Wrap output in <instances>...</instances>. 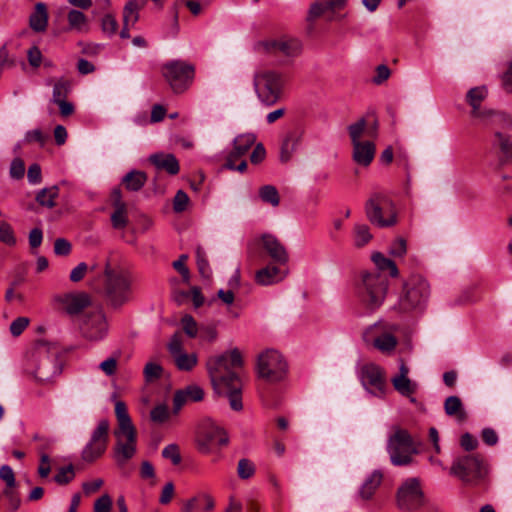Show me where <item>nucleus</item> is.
<instances>
[{
  "label": "nucleus",
  "mask_w": 512,
  "mask_h": 512,
  "mask_svg": "<svg viewBox=\"0 0 512 512\" xmlns=\"http://www.w3.org/2000/svg\"><path fill=\"white\" fill-rule=\"evenodd\" d=\"M115 416L118 427L114 431L116 437L114 458L117 464L122 466L136 453L137 432L123 401L115 403Z\"/></svg>",
  "instance_id": "3"
},
{
  "label": "nucleus",
  "mask_w": 512,
  "mask_h": 512,
  "mask_svg": "<svg viewBox=\"0 0 512 512\" xmlns=\"http://www.w3.org/2000/svg\"><path fill=\"white\" fill-rule=\"evenodd\" d=\"M101 30L108 38H112L118 32V21L111 13H106L100 20Z\"/></svg>",
  "instance_id": "44"
},
{
  "label": "nucleus",
  "mask_w": 512,
  "mask_h": 512,
  "mask_svg": "<svg viewBox=\"0 0 512 512\" xmlns=\"http://www.w3.org/2000/svg\"><path fill=\"white\" fill-rule=\"evenodd\" d=\"M502 87L507 93H512V60L508 63L507 70L501 75Z\"/></svg>",
  "instance_id": "64"
},
{
  "label": "nucleus",
  "mask_w": 512,
  "mask_h": 512,
  "mask_svg": "<svg viewBox=\"0 0 512 512\" xmlns=\"http://www.w3.org/2000/svg\"><path fill=\"white\" fill-rule=\"evenodd\" d=\"M263 46L268 53L275 56L296 57L301 52V43L297 39L269 40Z\"/></svg>",
  "instance_id": "21"
},
{
  "label": "nucleus",
  "mask_w": 512,
  "mask_h": 512,
  "mask_svg": "<svg viewBox=\"0 0 512 512\" xmlns=\"http://www.w3.org/2000/svg\"><path fill=\"white\" fill-rule=\"evenodd\" d=\"M10 177L16 180L22 179L25 174V164L22 159L15 158L13 159L10 170H9Z\"/></svg>",
  "instance_id": "58"
},
{
  "label": "nucleus",
  "mask_w": 512,
  "mask_h": 512,
  "mask_svg": "<svg viewBox=\"0 0 512 512\" xmlns=\"http://www.w3.org/2000/svg\"><path fill=\"white\" fill-rule=\"evenodd\" d=\"M389 281L380 272H363L356 285V294L361 304L369 311L379 309L387 295Z\"/></svg>",
  "instance_id": "4"
},
{
  "label": "nucleus",
  "mask_w": 512,
  "mask_h": 512,
  "mask_svg": "<svg viewBox=\"0 0 512 512\" xmlns=\"http://www.w3.org/2000/svg\"><path fill=\"white\" fill-rule=\"evenodd\" d=\"M363 387L376 397H383L386 392V379L383 369L374 364H364L359 373Z\"/></svg>",
  "instance_id": "16"
},
{
  "label": "nucleus",
  "mask_w": 512,
  "mask_h": 512,
  "mask_svg": "<svg viewBox=\"0 0 512 512\" xmlns=\"http://www.w3.org/2000/svg\"><path fill=\"white\" fill-rule=\"evenodd\" d=\"M302 141V132L299 130H293L287 133L282 141L280 148V161L282 163L288 162L294 152L298 149Z\"/></svg>",
  "instance_id": "27"
},
{
  "label": "nucleus",
  "mask_w": 512,
  "mask_h": 512,
  "mask_svg": "<svg viewBox=\"0 0 512 512\" xmlns=\"http://www.w3.org/2000/svg\"><path fill=\"white\" fill-rule=\"evenodd\" d=\"M67 20L70 30L76 31L78 33L88 32V19L83 12L72 9L68 12Z\"/></svg>",
  "instance_id": "36"
},
{
  "label": "nucleus",
  "mask_w": 512,
  "mask_h": 512,
  "mask_svg": "<svg viewBox=\"0 0 512 512\" xmlns=\"http://www.w3.org/2000/svg\"><path fill=\"white\" fill-rule=\"evenodd\" d=\"M111 224L116 230H123L128 225V209L127 206L114 208L111 214Z\"/></svg>",
  "instance_id": "42"
},
{
  "label": "nucleus",
  "mask_w": 512,
  "mask_h": 512,
  "mask_svg": "<svg viewBox=\"0 0 512 512\" xmlns=\"http://www.w3.org/2000/svg\"><path fill=\"white\" fill-rule=\"evenodd\" d=\"M133 274L120 265L113 266L109 260L105 263L103 296L107 305L119 309L133 298Z\"/></svg>",
  "instance_id": "2"
},
{
  "label": "nucleus",
  "mask_w": 512,
  "mask_h": 512,
  "mask_svg": "<svg viewBox=\"0 0 512 512\" xmlns=\"http://www.w3.org/2000/svg\"><path fill=\"white\" fill-rule=\"evenodd\" d=\"M398 328L397 324L380 320L365 330L364 338L366 341H371L379 351L389 353L398 344L397 338L394 336Z\"/></svg>",
  "instance_id": "12"
},
{
  "label": "nucleus",
  "mask_w": 512,
  "mask_h": 512,
  "mask_svg": "<svg viewBox=\"0 0 512 512\" xmlns=\"http://www.w3.org/2000/svg\"><path fill=\"white\" fill-rule=\"evenodd\" d=\"M345 3L346 0H317L310 7L308 20L312 21L320 17L326 10L341 8Z\"/></svg>",
  "instance_id": "34"
},
{
  "label": "nucleus",
  "mask_w": 512,
  "mask_h": 512,
  "mask_svg": "<svg viewBox=\"0 0 512 512\" xmlns=\"http://www.w3.org/2000/svg\"><path fill=\"white\" fill-rule=\"evenodd\" d=\"M2 495L7 500L9 508L12 511H16L20 507L21 499L16 486H5Z\"/></svg>",
  "instance_id": "48"
},
{
  "label": "nucleus",
  "mask_w": 512,
  "mask_h": 512,
  "mask_svg": "<svg viewBox=\"0 0 512 512\" xmlns=\"http://www.w3.org/2000/svg\"><path fill=\"white\" fill-rule=\"evenodd\" d=\"M147 175L143 171L132 170L122 179V184L129 191H139L146 183Z\"/></svg>",
  "instance_id": "37"
},
{
  "label": "nucleus",
  "mask_w": 512,
  "mask_h": 512,
  "mask_svg": "<svg viewBox=\"0 0 512 512\" xmlns=\"http://www.w3.org/2000/svg\"><path fill=\"white\" fill-rule=\"evenodd\" d=\"M204 397L203 389L198 385H188L184 389L178 390L174 394V411L178 412L188 401L198 402Z\"/></svg>",
  "instance_id": "26"
},
{
  "label": "nucleus",
  "mask_w": 512,
  "mask_h": 512,
  "mask_svg": "<svg viewBox=\"0 0 512 512\" xmlns=\"http://www.w3.org/2000/svg\"><path fill=\"white\" fill-rule=\"evenodd\" d=\"M112 509V499L108 494L99 497L94 503V512H109Z\"/></svg>",
  "instance_id": "62"
},
{
  "label": "nucleus",
  "mask_w": 512,
  "mask_h": 512,
  "mask_svg": "<svg viewBox=\"0 0 512 512\" xmlns=\"http://www.w3.org/2000/svg\"><path fill=\"white\" fill-rule=\"evenodd\" d=\"M173 359L177 368L183 371H190L197 364V356L194 353L183 352Z\"/></svg>",
  "instance_id": "46"
},
{
  "label": "nucleus",
  "mask_w": 512,
  "mask_h": 512,
  "mask_svg": "<svg viewBox=\"0 0 512 512\" xmlns=\"http://www.w3.org/2000/svg\"><path fill=\"white\" fill-rule=\"evenodd\" d=\"M188 260V255L182 254L179 258L173 262V268L182 276V280L184 283H189L190 281V271L186 266V261Z\"/></svg>",
  "instance_id": "53"
},
{
  "label": "nucleus",
  "mask_w": 512,
  "mask_h": 512,
  "mask_svg": "<svg viewBox=\"0 0 512 512\" xmlns=\"http://www.w3.org/2000/svg\"><path fill=\"white\" fill-rule=\"evenodd\" d=\"M257 372L269 383L282 382L287 377L288 364L277 350L269 349L258 356Z\"/></svg>",
  "instance_id": "9"
},
{
  "label": "nucleus",
  "mask_w": 512,
  "mask_h": 512,
  "mask_svg": "<svg viewBox=\"0 0 512 512\" xmlns=\"http://www.w3.org/2000/svg\"><path fill=\"white\" fill-rule=\"evenodd\" d=\"M229 442L226 431L213 419H204L197 432V448L203 454H209L213 446H226Z\"/></svg>",
  "instance_id": "11"
},
{
  "label": "nucleus",
  "mask_w": 512,
  "mask_h": 512,
  "mask_svg": "<svg viewBox=\"0 0 512 512\" xmlns=\"http://www.w3.org/2000/svg\"><path fill=\"white\" fill-rule=\"evenodd\" d=\"M444 411L447 416L454 417L459 423H462L467 419V413L458 396H449L445 399Z\"/></svg>",
  "instance_id": "32"
},
{
  "label": "nucleus",
  "mask_w": 512,
  "mask_h": 512,
  "mask_svg": "<svg viewBox=\"0 0 512 512\" xmlns=\"http://www.w3.org/2000/svg\"><path fill=\"white\" fill-rule=\"evenodd\" d=\"M0 242L12 247L16 244V237L12 226L6 222H0Z\"/></svg>",
  "instance_id": "50"
},
{
  "label": "nucleus",
  "mask_w": 512,
  "mask_h": 512,
  "mask_svg": "<svg viewBox=\"0 0 512 512\" xmlns=\"http://www.w3.org/2000/svg\"><path fill=\"white\" fill-rule=\"evenodd\" d=\"M0 479L5 482V486H16L15 474L9 465L0 467Z\"/></svg>",
  "instance_id": "63"
},
{
  "label": "nucleus",
  "mask_w": 512,
  "mask_h": 512,
  "mask_svg": "<svg viewBox=\"0 0 512 512\" xmlns=\"http://www.w3.org/2000/svg\"><path fill=\"white\" fill-rule=\"evenodd\" d=\"M35 356L38 359L33 375L40 383L50 382L61 373V367L54 355H49L47 344L39 342L35 347Z\"/></svg>",
  "instance_id": "15"
},
{
  "label": "nucleus",
  "mask_w": 512,
  "mask_h": 512,
  "mask_svg": "<svg viewBox=\"0 0 512 512\" xmlns=\"http://www.w3.org/2000/svg\"><path fill=\"white\" fill-rule=\"evenodd\" d=\"M54 301L69 315H77L90 304L87 293H65L56 295Z\"/></svg>",
  "instance_id": "20"
},
{
  "label": "nucleus",
  "mask_w": 512,
  "mask_h": 512,
  "mask_svg": "<svg viewBox=\"0 0 512 512\" xmlns=\"http://www.w3.org/2000/svg\"><path fill=\"white\" fill-rule=\"evenodd\" d=\"M430 285L419 274H413L403 283L395 308L400 312L422 310L430 297Z\"/></svg>",
  "instance_id": "6"
},
{
  "label": "nucleus",
  "mask_w": 512,
  "mask_h": 512,
  "mask_svg": "<svg viewBox=\"0 0 512 512\" xmlns=\"http://www.w3.org/2000/svg\"><path fill=\"white\" fill-rule=\"evenodd\" d=\"M149 161L159 170H164L170 175L178 174L179 162L173 154L155 153L149 157Z\"/></svg>",
  "instance_id": "28"
},
{
  "label": "nucleus",
  "mask_w": 512,
  "mask_h": 512,
  "mask_svg": "<svg viewBox=\"0 0 512 512\" xmlns=\"http://www.w3.org/2000/svg\"><path fill=\"white\" fill-rule=\"evenodd\" d=\"M71 90V83L67 79L60 78L58 79L54 86H53V92H52V99L51 101L53 103H56L61 100H65Z\"/></svg>",
  "instance_id": "41"
},
{
  "label": "nucleus",
  "mask_w": 512,
  "mask_h": 512,
  "mask_svg": "<svg viewBox=\"0 0 512 512\" xmlns=\"http://www.w3.org/2000/svg\"><path fill=\"white\" fill-rule=\"evenodd\" d=\"M397 503L400 509L412 511L424 503V495L417 479L406 480L398 489Z\"/></svg>",
  "instance_id": "17"
},
{
  "label": "nucleus",
  "mask_w": 512,
  "mask_h": 512,
  "mask_svg": "<svg viewBox=\"0 0 512 512\" xmlns=\"http://www.w3.org/2000/svg\"><path fill=\"white\" fill-rule=\"evenodd\" d=\"M394 389L403 397H410L418 390V384L410 378H392Z\"/></svg>",
  "instance_id": "40"
},
{
  "label": "nucleus",
  "mask_w": 512,
  "mask_h": 512,
  "mask_svg": "<svg viewBox=\"0 0 512 512\" xmlns=\"http://www.w3.org/2000/svg\"><path fill=\"white\" fill-rule=\"evenodd\" d=\"M189 203V197L183 190H178L173 200V209L180 213L186 210Z\"/></svg>",
  "instance_id": "57"
},
{
  "label": "nucleus",
  "mask_w": 512,
  "mask_h": 512,
  "mask_svg": "<svg viewBox=\"0 0 512 512\" xmlns=\"http://www.w3.org/2000/svg\"><path fill=\"white\" fill-rule=\"evenodd\" d=\"M261 250L271 263L278 266H285L289 261L287 249L274 235L264 234L261 237Z\"/></svg>",
  "instance_id": "19"
},
{
  "label": "nucleus",
  "mask_w": 512,
  "mask_h": 512,
  "mask_svg": "<svg viewBox=\"0 0 512 512\" xmlns=\"http://www.w3.org/2000/svg\"><path fill=\"white\" fill-rule=\"evenodd\" d=\"M181 325L185 334L190 338H195L198 333V325L195 319L186 314L181 318Z\"/></svg>",
  "instance_id": "54"
},
{
  "label": "nucleus",
  "mask_w": 512,
  "mask_h": 512,
  "mask_svg": "<svg viewBox=\"0 0 512 512\" xmlns=\"http://www.w3.org/2000/svg\"><path fill=\"white\" fill-rule=\"evenodd\" d=\"M58 196L59 187L57 185H53L39 190L36 194L35 200L40 206L51 209L56 206L55 200Z\"/></svg>",
  "instance_id": "35"
},
{
  "label": "nucleus",
  "mask_w": 512,
  "mask_h": 512,
  "mask_svg": "<svg viewBox=\"0 0 512 512\" xmlns=\"http://www.w3.org/2000/svg\"><path fill=\"white\" fill-rule=\"evenodd\" d=\"M488 90L486 86H479L471 88L467 95L466 100L469 105L472 107V116L473 117H482L483 112L480 111L481 102L487 97Z\"/></svg>",
  "instance_id": "33"
},
{
  "label": "nucleus",
  "mask_w": 512,
  "mask_h": 512,
  "mask_svg": "<svg viewBox=\"0 0 512 512\" xmlns=\"http://www.w3.org/2000/svg\"><path fill=\"white\" fill-rule=\"evenodd\" d=\"M259 196L262 201L271 204L276 207L279 205L280 197L277 189L272 185H265L261 187L259 191Z\"/></svg>",
  "instance_id": "47"
},
{
  "label": "nucleus",
  "mask_w": 512,
  "mask_h": 512,
  "mask_svg": "<svg viewBox=\"0 0 512 512\" xmlns=\"http://www.w3.org/2000/svg\"><path fill=\"white\" fill-rule=\"evenodd\" d=\"M286 82L285 74L272 69L256 71L253 79L256 95L266 106L275 105L282 98Z\"/></svg>",
  "instance_id": "5"
},
{
  "label": "nucleus",
  "mask_w": 512,
  "mask_h": 512,
  "mask_svg": "<svg viewBox=\"0 0 512 512\" xmlns=\"http://www.w3.org/2000/svg\"><path fill=\"white\" fill-rule=\"evenodd\" d=\"M242 365V356L237 348L210 357L206 364L215 392L226 396L234 411H240L243 408L242 384L238 373Z\"/></svg>",
  "instance_id": "1"
},
{
  "label": "nucleus",
  "mask_w": 512,
  "mask_h": 512,
  "mask_svg": "<svg viewBox=\"0 0 512 512\" xmlns=\"http://www.w3.org/2000/svg\"><path fill=\"white\" fill-rule=\"evenodd\" d=\"M29 325V319L26 317H18L10 324V332L13 336L17 337L23 333V331Z\"/></svg>",
  "instance_id": "61"
},
{
  "label": "nucleus",
  "mask_w": 512,
  "mask_h": 512,
  "mask_svg": "<svg viewBox=\"0 0 512 512\" xmlns=\"http://www.w3.org/2000/svg\"><path fill=\"white\" fill-rule=\"evenodd\" d=\"M450 473L466 484L477 485L486 479L489 467L481 455L471 454L456 458Z\"/></svg>",
  "instance_id": "8"
},
{
  "label": "nucleus",
  "mask_w": 512,
  "mask_h": 512,
  "mask_svg": "<svg viewBox=\"0 0 512 512\" xmlns=\"http://www.w3.org/2000/svg\"><path fill=\"white\" fill-rule=\"evenodd\" d=\"M390 254L393 257H403L407 252V243L403 238H397L391 243Z\"/></svg>",
  "instance_id": "60"
},
{
  "label": "nucleus",
  "mask_w": 512,
  "mask_h": 512,
  "mask_svg": "<svg viewBox=\"0 0 512 512\" xmlns=\"http://www.w3.org/2000/svg\"><path fill=\"white\" fill-rule=\"evenodd\" d=\"M29 26L34 32H44L48 26V12L44 3L35 5L34 12L29 17Z\"/></svg>",
  "instance_id": "31"
},
{
  "label": "nucleus",
  "mask_w": 512,
  "mask_h": 512,
  "mask_svg": "<svg viewBox=\"0 0 512 512\" xmlns=\"http://www.w3.org/2000/svg\"><path fill=\"white\" fill-rule=\"evenodd\" d=\"M492 147L496 150L500 160L504 163H512V135L495 132L493 134Z\"/></svg>",
  "instance_id": "25"
},
{
  "label": "nucleus",
  "mask_w": 512,
  "mask_h": 512,
  "mask_svg": "<svg viewBox=\"0 0 512 512\" xmlns=\"http://www.w3.org/2000/svg\"><path fill=\"white\" fill-rule=\"evenodd\" d=\"M151 420L156 423H163L169 417V411L166 405L160 404L154 407L150 413Z\"/></svg>",
  "instance_id": "59"
},
{
  "label": "nucleus",
  "mask_w": 512,
  "mask_h": 512,
  "mask_svg": "<svg viewBox=\"0 0 512 512\" xmlns=\"http://www.w3.org/2000/svg\"><path fill=\"white\" fill-rule=\"evenodd\" d=\"M352 159L360 166L367 167L374 159L376 146L372 141L352 143Z\"/></svg>",
  "instance_id": "23"
},
{
  "label": "nucleus",
  "mask_w": 512,
  "mask_h": 512,
  "mask_svg": "<svg viewBox=\"0 0 512 512\" xmlns=\"http://www.w3.org/2000/svg\"><path fill=\"white\" fill-rule=\"evenodd\" d=\"M145 381L151 383L161 378L163 374V368L160 364L155 362H148L143 369Z\"/></svg>",
  "instance_id": "49"
},
{
  "label": "nucleus",
  "mask_w": 512,
  "mask_h": 512,
  "mask_svg": "<svg viewBox=\"0 0 512 512\" xmlns=\"http://www.w3.org/2000/svg\"><path fill=\"white\" fill-rule=\"evenodd\" d=\"M143 4L138 0H129L123 8V23L126 26H134L139 20V11Z\"/></svg>",
  "instance_id": "38"
},
{
  "label": "nucleus",
  "mask_w": 512,
  "mask_h": 512,
  "mask_svg": "<svg viewBox=\"0 0 512 512\" xmlns=\"http://www.w3.org/2000/svg\"><path fill=\"white\" fill-rule=\"evenodd\" d=\"M372 261L374 262L375 266L379 270L378 272H384L388 271L389 275L391 277H397L398 276V268L394 261L391 259L385 257L382 253L376 252L372 255Z\"/></svg>",
  "instance_id": "39"
},
{
  "label": "nucleus",
  "mask_w": 512,
  "mask_h": 512,
  "mask_svg": "<svg viewBox=\"0 0 512 512\" xmlns=\"http://www.w3.org/2000/svg\"><path fill=\"white\" fill-rule=\"evenodd\" d=\"M75 477L74 466L69 464L58 469L54 476V481L59 485L70 483Z\"/></svg>",
  "instance_id": "51"
},
{
  "label": "nucleus",
  "mask_w": 512,
  "mask_h": 512,
  "mask_svg": "<svg viewBox=\"0 0 512 512\" xmlns=\"http://www.w3.org/2000/svg\"><path fill=\"white\" fill-rule=\"evenodd\" d=\"M383 480V474L379 470H374L364 480L363 484L359 489V497L362 500H370L375 494L376 490L380 486Z\"/></svg>",
  "instance_id": "30"
},
{
  "label": "nucleus",
  "mask_w": 512,
  "mask_h": 512,
  "mask_svg": "<svg viewBox=\"0 0 512 512\" xmlns=\"http://www.w3.org/2000/svg\"><path fill=\"white\" fill-rule=\"evenodd\" d=\"M162 456L171 460L173 465H178L181 462V455L179 447L176 444H169L162 450Z\"/></svg>",
  "instance_id": "55"
},
{
  "label": "nucleus",
  "mask_w": 512,
  "mask_h": 512,
  "mask_svg": "<svg viewBox=\"0 0 512 512\" xmlns=\"http://www.w3.org/2000/svg\"><path fill=\"white\" fill-rule=\"evenodd\" d=\"M196 263L200 275L205 279L210 278L212 270L210 268L206 252L201 246H197L196 248Z\"/></svg>",
  "instance_id": "45"
},
{
  "label": "nucleus",
  "mask_w": 512,
  "mask_h": 512,
  "mask_svg": "<svg viewBox=\"0 0 512 512\" xmlns=\"http://www.w3.org/2000/svg\"><path fill=\"white\" fill-rule=\"evenodd\" d=\"M82 336L89 341H101L108 333V323L104 312L99 309L85 315L80 326Z\"/></svg>",
  "instance_id": "18"
},
{
  "label": "nucleus",
  "mask_w": 512,
  "mask_h": 512,
  "mask_svg": "<svg viewBox=\"0 0 512 512\" xmlns=\"http://www.w3.org/2000/svg\"><path fill=\"white\" fill-rule=\"evenodd\" d=\"M378 122L376 120L369 126L365 117L358 119L348 126L351 143L360 142L362 136L375 138L377 136Z\"/></svg>",
  "instance_id": "24"
},
{
  "label": "nucleus",
  "mask_w": 512,
  "mask_h": 512,
  "mask_svg": "<svg viewBox=\"0 0 512 512\" xmlns=\"http://www.w3.org/2000/svg\"><path fill=\"white\" fill-rule=\"evenodd\" d=\"M161 72L174 93L181 94L193 82L195 68L182 60H171L163 64Z\"/></svg>",
  "instance_id": "10"
},
{
  "label": "nucleus",
  "mask_w": 512,
  "mask_h": 512,
  "mask_svg": "<svg viewBox=\"0 0 512 512\" xmlns=\"http://www.w3.org/2000/svg\"><path fill=\"white\" fill-rule=\"evenodd\" d=\"M256 136L252 133H246L237 136L233 142V149L227 157L232 159H241L254 145Z\"/></svg>",
  "instance_id": "29"
},
{
  "label": "nucleus",
  "mask_w": 512,
  "mask_h": 512,
  "mask_svg": "<svg viewBox=\"0 0 512 512\" xmlns=\"http://www.w3.org/2000/svg\"><path fill=\"white\" fill-rule=\"evenodd\" d=\"M372 234L370 232V229L365 224H357L354 227V245L358 248H361L365 245H367L371 239Z\"/></svg>",
  "instance_id": "43"
},
{
  "label": "nucleus",
  "mask_w": 512,
  "mask_h": 512,
  "mask_svg": "<svg viewBox=\"0 0 512 512\" xmlns=\"http://www.w3.org/2000/svg\"><path fill=\"white\" fill-rule=\"evenodd\" d=\"M110 424L107 419L99 421L93 430L88 443L81 452V458L87 463H92L100 458L106 451L109 438Z\"/></svg>",
  "instance_id": "14"
},
{
  "label": "nucleus",
  "mask_w": 512,
  "mask_h": 512,
  "mask_svg": "<svg viewBox=\"0 0 512 512\" xmlns=\"http://www.w3.org/2000/svg\"><path fill=\"white\" fill-rule=\"evenodd\" d=\"M365 214L371 224L379 228L393 227L398 222L395 204L384 191H373L365 203Z\"/></svg>",
  "instance_id": "7"
},
{
  "label": "nucleus",
  "mask_w": 512,
  "mask_h": 512,
  "mask_svg": "<svg viewBox=\"0 0 512 512\" xmlns=\"http://www.w3.org/2000/svg\"><path fill=\"white\" fill-rule=\"evenodd\" d=\"M387 451L393 465H407L412 460V454L416 453L413 440L410 434L403 429H397L390 436Z\"/></svg>",
  "instance_id": "13"
},
{
  "label": "nucleus",
  "mask_w": 512,
  "mask_h": 512,
  "mask_svg": "<svg viewBox=\"0 0 512 512\" xmlns=\"http://www.w3.org/2000/svg\"><path fill=\"white\" fill-rule=\"evenodd\" d=\"M282 267L283 266L270 263L259 269L255 274L256 283L261 286H269L282 281L288 275V271L283 270Z\"/></svg>",
  "instance_id": "22"
},
{
  "label": "nucleus",
  "mask_w": 512,
  "mask_h": 512,
  "mask_svg": "<svg viewBox=\"0 0 512 512\" xmlns=\"http://www.w3.org/2000/svg\"><path fill=\"white\" fill-rule=\"evenodd\" d=\"M237 474L240 479H249L255 474V465L249 459L242 458L238 462Z\"/></svg>",
  "instance_id": "52"
},
{
  "label": "nucleus",
  "mask_w": 512,
  "mask_h": 512,
  "mask_svg": "<svg viewBox=\"0 0 512 512\" xmlns=\"http://www.w3.org/2000/svg\"><path fill=\"white\" fill-rule=\"evenodd\" d=\"M48 139L49 136L45 135L40 129L27 131L24 138L27 143L37 142L41 147L45 145Z\"/></svg>",
  "instance_id": "56"
}]
</instances>
